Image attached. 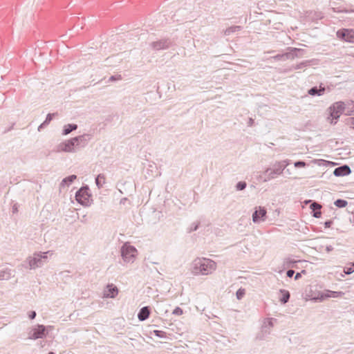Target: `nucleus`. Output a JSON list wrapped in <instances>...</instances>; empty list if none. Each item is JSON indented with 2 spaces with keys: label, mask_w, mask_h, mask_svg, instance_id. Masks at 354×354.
I'll return each mask as SVG.
<instances>
[{
  "label": "nucleus",
  "mask_w": 354,
  "mask_h": 354,
  "mask_svg": "<svg viewBox=\"0 0 354 354\" xmlns=\"http://www.w3.org/2000/svg\"><path fill=\"white\" fill-rule=\"evenodd\" d=\"M279 292L282 295L281 297L279 299L280 302L283 304H286L290 297L289 291L284 289H281Z\"/></svg>",
  "instance_id": "nucleus-25"
},
{
  "label": "nucleus",
  "mask_w": 354,
  "mask_h": 354,
  "mask_svg": "<svg viewBox=\"0 0 354 354\" xmlns=\"http://www.w3.org/2000/svg\"><path fill=\"white\" fill-rule=\"evenodd\" d=\"M334 204L336 207H337L339 208H343V207H345L348 205V202L346 200L339 198V199H337L334 202Z\"/></svg>",
  "instance_id": "nucleus-30"
},
{
  "label": "nucleus",
  "mask_w": 354,
  "mask_h": 354,
  "mask_svg": "<svg viewBox=\"0 0 354 354\" xmlns=\"http://www.w3.org/2000/svg\"><path fill=\"white\" fill-rule=\"evenodd\" d=\"M327 290H325L322 292H318L316 293L313 297L311 298V300L315 301V302H322L324 300L328 299V295L326 294Z\"/></svg>",
  "instance_id": "nucleus-18"
},
{
  "label": "nucleus",
  "mask_w": 354,
  "mask_h": 354,
  "mask_svg": "<svg viewBox=\"0 0 354 354\" xmlns=\"http://www.w3.org/2000/svg\"><path fill=\"white\" fill-rule=\"evenodd\" d=\"M349 265L350 267H346L344 270L346 274H351L354 272V262L350 263Z\"/></svg>",
  "instance_id": "nucleus-33"
},
{
  "label": "nucleus",
  "mask_w": 354,
  "mask_h": 354,
  "mask_svg": "<svg viewBox=\"0 0 354 354\" xmlns=\"http://www.w3.org/2000/svg\"><path fill=\"white\" fill-rule=\"evenodd\" d=\"M294 165L295 167H297V168L298 167H304L306 165V163L304 161L299 160V161H296L294 163Z\"/></svg>",
  "instance_id": "nucleus-39"
},
{
  "label": "nucleus",
  "mask_w": 354,
  "mask_h": 354,
  "mask_svg": "<svg viewBox=\"0 0 354 354\" xmlns=\"http://www.w3.org/2000/svg\"><path fill=\"white\" fill-rule=\"evenodd\" d=\"M351 126L354 129V118H353Z\"/></svg>",
  "instance_id": "nucleus-52"
},
{
  "label": "nucleus",
  "mask_w": 354,
  "mask_h": 354,
  "mask_svg": "<svg viewBox=\"0 0 354 354\" xmlns=\"http://www.w3.org/2000/svg\"><path fill=\"white\" fill-rule=\"evenodd\" d=\"M295 48L296 50H299V51L297 52L298 56L297 57L303 56L304 53V50L301 49V48Z\"/></svg>",
  "instance_id": "nucleus-46"
},
{
  "label": "nucleus",
  "mask_w": 354,
  "mask_h": 354,
  "mask_svg": "<svg viewBox=\"0 0 354 354\" xmlns=\"http://www.w3.org/2000/svg\"><path fill=\"white\" fill-rule=\"evenodd\" d=\"M36 315H37L36 312H35V311H34V310H32V311H30V312L29 313L28 317H29V318H30V319H35V318Z\"/></svg>",
  "instance_id": "nucleus-43"
},
{
  "label": "nucleus",
  "mask_w": 354,
  "mask_h": 354,
  "mask_svg": "<svg viewBox=\"0 0 354 354\" xmlns=\"http://www.w3.org/2000/svg\"><path fill=\"white\" fill-rule=\"evenodd\" d=\"M344 113L346 115H350L354 113V101L348 100L344 102Z\"/></svg>",
  "instance_id": "nucleus-21"
},
{
  "label": "nucleus",
  "mask_w": 354,
  "mask_h": 354,
  "mask_svg": "<svg viewBox=\"0 0 354 354\" xmlns=\"http://www.w3.org/2000/svg\"><path fill=\"white\" fill-rule=\"evenodd\" d=\"M77 129V125L76 124H68L64 125L62 130V135L66 136L72 131H75Z\"/></svg>",
  "instance_id": "nucleus-24"
},
{
  "label": "nucleus",
  "mask_w": 354,
  "mask_h": 354,
  "mask_svg": "<svg viewBox=\"0 0 354 354\" xmlns=\"http://www.w3.org/2000/svg\"><path fill=\"white\" fill-rule=\"evenodd\" d=\"M254 120L252 118H250L248 119V127H252L254 124Z\"/></svg>",
  "instance_id": "nucleus-47"
},
{
  "label": "nucleus",
  "mask_w": 354,
  "mask_h": 354,
  "mask_svg": "<svg viewBox=\"0 0 354 354\" xmlns=\"http://www.w3.org/2000/svg\"><path fill=\"white\" fill-rule=\"evenodd\" d=\"M341 12H344L346 13H348V12H354V10H342Z\"/></svg>",
  "instance_id": "nucleus-51"
},
{
  "label": "nucleus",
  "mask_w": 354,
  "mask_h": 354,
  "mask_svg": "<svg viewBox=\"0 0 354 354\" xmlns=\"http://www.w3.org/2000/svg\"><path fill=\"white\" fill-rule=\"evenodd\" d=\"M294 274H295V271H294L293 270H291V269L288 270L286 272V275H287V277H290V278L292 277H293V275H294Z\"/></svg>",
  "instance_id": "nucleus-42"
},
{
  "label": "nucleus",
  "mask_w": 354,
  "mask_h": 354,
  "mask_svg": "<svg viewBox=\"0 0 354 354\" xmlns=\"http://www.w3.org/2000/svg\"><path fill=\"white\" fill-rule=\"evenodd\" d=\"M278 163H283L282 165H284V169L290 164L289 160H282V161H278Z\"/></svg>",
  "instance_id": "nucleus-45"
},
{
  "label": "nucleus",
  "mask_w": 354,
  "mask_h": 354,
  "mask_svg": "<svg viewBox=\"0 0 354 354\" xmlns=\"http://www.w3.org/2000/svg\"><path fill=\"white\" fill-rule=\"evenodd\" d=\"M121 80V75H112L109 78V81H111V82L115 81V80Z\"/></svg>",
  "instance_id": "nucleus-40"
},
{
  "label": "nucleus",
  "mask_w": 354,
  "mask_h": 354,
  "mask_svg": "<svg viewBox=\"0 0 354 354\" xmlns=\"http://www.w3.org/2000/svg\"><path fill=\"white\" fill-rule=\"evenodd\" d=\"M57 113H48L47 115H46V120L44 121V125H48L49 123L51 122V120H53V116L55 115H56Z\"/></svg>",
  "instance_id": "nucleus-36"
},
{
  "label": "nucleus",
  "mask_w": 354,
  "mask_h": 354,
  "mask_svg": "<svg viewBox=\"0 0 354 354\" xmlns=\"http://www.w3.org/2000/svg\"><path fill=\"white\" fill-rule=\"evenodd\" d=\"M77 147L78 144L75 143V142L73 140V138H71L59 143L56 147V151L74 153L78 149Z\"/></svg>",
  "instance_id": "nucleus-7"
},
{
  "label": "nucleus",
  "mask_w": 354,
  "mask_h": 354,
  "mask_svg": "<svg viewBox=\"0 0 354 354\" xmlns=\"http://www.w3.org/2000/svg\"><path fill=\"white\" fill-rule=\"evenodd\" d=\"M105 183V176L102 174H100L95 178V184L97 187L100 189Z\"/></svg>",
  "instance_id": "nucleus-26"
},
{
  "label": "nucleus",
  "mask_w": 354,
  "mask_h": 354,
  "mask_svg": "<svg viewBox=\"0 0 354 354\" xmlns=\"http://www.w3.org/2000/svg\"><path fill=\"white\" fill-rule=\"evenodd\" d=\"M351 172V170L350 167L346 165H344L342 166L335 168L333 171V174L335 176L339 177V176H347V175L350 174Z\"/></svg>",
  "instance_id": "nucleus-15"
},
{
  "label": "nucleus",
  "mask_w": 354,
  "mask_h": 354,
  "mask_svg": "<svg viewBox=\"0 0 354 354\" xmlns=\"http://www.w3.org/2000/svg\"><path fill=\"white\" fill-rule=\"evenodd\" d=\"M76 178H77L76 175H71V176H68L64 178L60 183V187H68Z\"/></svg>",
  "instance_id": "nucleus-23"
},
{
  "label": "nucleus",
  "mask_w": 354,
  "mask_h": 354,
  "mask_svg": "<svg viewBox=\"0 0 354 354\" xmlns=\"http://www.w3.org/2000/svg\"><path fill=\"white\" fill-rule=\"evenodd\" d=\"M296 263V261L290 258H286L283 261V266L285 268L292 267L293 265Z\"/></svg>",
  "instance_id": "nucleus-32"
},
{
  "label": "nucleus",
  "mask_w": 354,
  "mask_h": 354,
  "mask_svg": "<svg viewBox=\"0 0 354 354\" xmlns=\"http://www.w3.org/2000/svg\"><path fill=\"white\" fill-rule=\"evenodd\" d=\"M216 263L209 259L197 258L192 264V272L194 274H209L216 270Z\"/></svg>",
  "instance_id": "nucleus-1"
},
{
  "label": "nucleus",
  "mask_w": 354,
  "mask_h": 354,
  "mask_svg": "<svg viewBox=\"0 0 354 354\" xmlns=\"http://www.w3.org/2000/svg\"><path fill=\"white\" fill-rule=\"evenodd\" d=\"M91 138L92 136L91 134L84 133L83 135L73 138V140H74L75 143L78 144L77 149H80V148L84 147L88 144V142L91 139Z\"/></svg>",
  "instance_id": "nucleus-13"
},
{
  "label": "nucleus",
  "mask_w": 354,
  "mask_h": 354,
  "mask_svg": "<svg viewBox=\"0 0 354 354\" xmlns=\"http://www.w3.org/2000/svg\"><path fill=\"white\" fill-rule=\"evenodd\" d=\"M48 354H55V353L53 352H49Z\"/></svg>",
  "instance_id": "nucleus-54"
},
{
  "label": "nucleus",
  "mask_w": 354,
  "mask_h": 354,
  "mask_svg": "<svg viewBox=\"0 0 354 354\" xmlns=\"http://www.w3.org/2000/svg\"><path fill=\"white\" fill-rule=\"evenodd\" d=\"M344 102L339 101L335 102L329 107L330 116L332 118L331 123H333V120H337L340 115L344 113Z\"/></svg>",
  "instance_id": "nucleus-8"
},
{
  "label": "nucleus",
  "mask_w": 354,
  "mask_h": 354,
  "mask_svg": "<svg viewBox=\"0 0 354 354\" xmlns=\"http://www.w3.org/2000/svg\"><path fill=\"white\" fill-rule=\"evenodd\" d=\"M136 248L127 243H124L121 248V256L127 263H133L136 259Z\"/></svg>",
  "instance_id": "nucleus-5"
},
{
  "label": "nucleus",
  "mask_w": 354,
  "mask_h": 354,
  "mask_svg": "<svg viewBox=\"0 0 354 354\" xmlns=\"http://www.w3.org/2000/svg\"><path fill=\"white\" fill-rule=\"evenodd\" d=\"M48 252H49L35 253L33 257H30L28 259L29 268L30 269H35L42 266L48 259L47 254Z\"/></svg>",
  "instance_id": "nucleus-6"
},
{
  "label": "nucleus",
  "mask_w": 354,
  "mask_h": 354,
  "mask_svg": "<svg viewBox=\"0 0 354 354\" xmlns=\"http://www.w3.org/2000/svg\"><path fill=\"white\" fill-rule=\"evenodd\" d=\"M301 273H306V270H302L301 272H297L296 273L295 276V280H298L299 278L301 277Z\"/></svg>",
  "instance_id": "nucleus-44"
},
{
  "label": "nucleus",
  "mask_w": 354,
  "mask_h": 354,
  "mask_svg": "<svg viewBox=\"0 0 354 354\" xmlns=\"http://www.w3.org/2000/svg\"><path fill=\"white\" fill-rule=\"evenodd\" d=\"M32 332L30 337V339L43 338L46 335V327L44 325L39 324L36 328H32Z\"/></svg>",
  "instance_id": "nucleus-14"
},
{
  "label": "nucleus",
  "mask_w": 354,
  "mask_h": 354,
  "mask_svg": "<svg viewBox=\"0 0 354 354\" xmlns=\"http://www.w3.org/2000/svg\"><path fill=\"white\" fill-rule=\"evenodd\" d=\"M244 295H245V290L244 289H239L236 291V298L238 299H242V297L244 296Z\"/></svg>",
  "instance_id": "nucleus-37"
},
{
  "label": "nucleus",
  "mask_w": 354,
  "mask_h": 354,
  "mask_svg": "<svg viewBox=\"0 0 354 354\" xmlns=\"http://www.w3.org/2000/svg\"><path fill=\"white\" fill-rule=\"evenodd\" d=\"M200 225V222H194L192 223L190 226L187 228V232L191 233L192 232L196 231Z\"/></svg>",
  "instance_id": "nucleus-31"
},
{
  "label": "nucleus",
  "mask_w": 354,
  "mask_h": 354,
  "mask_svg": "<svg viewBox=\"0 0 354 354\" xmlns=\"http://www.w3.org/2000/svg\"><path fill=\"white\" fill-rule=\"evenodd\" d=\"M337 37L344 41L354 43V30L342 28L337 31Z\"/></svg>",
  "instance_id": "nucleus-9"
},
{
  "label": "nucleus",
  "mask_w": 354,
  "mask_h": 354,
  "mask_svg": "<svg viewBox=\"0 0 354 354\" xmlns=\"http://www.w3.org/2000/svg\"><path fill=\"white\" fill-rule=\"evenodd\" d=\"M17 211H18V209H17V205H14L12 206V212H13V213H15V212H17Z\"/></svg>",
  "instance_id": "nucleus-50"
},
{
  "label": "nucleus",
  "mask_w": 354,
  "mask_h": 354,
  "mask_svg": "<svg viewBox=\"0 0 354 354\" xmlns=\"http://www.w3.org/2000/svg\"><path fill=\"white\" fill-rule=\"evenodd\" d=\"M266 209L263 207H258L255 208L254 212L252 214V221L254 223H259L261 221H264L266 218Z\"/></svg>",
  "instance_id": "nucleus-11"
},
{
  "label": "nucleus",
  "mask_w": 354,
  "mask_h": 354,
  "mask_svg": "<svg viewBox=\"0 0 354 354\" xmlns=\"http://www.w3.org/2000/svg\"><path fill=\"white\" fill-rule=\"evenodd\" d=\"M325 90V87L320 86L319 88H317V86H313L308 91V93L313 96H321L324 93Z\"/></svg>",
  "instance_id": "nucleus-20"
},
{
  "label": "nucleus",
  "mask_w": 354,
  "mask_h": 354,
  "mask_svg": "<svg viewBox=\"0 0 354 354\" xmlns=\"http://www.w3.org/2000/svg\"><path fill=\"white\" fill-rule=\"evenodd\" d=\"M312 62H313V60H305V61H303V62H300L299 64H297L294 67V68L295 70L302 69L304 67H307V66H310Z\"/></svg>",
  "instance_id": "nucleus-29"
},
{
  "label": "nucleus",
  "mask_w": 354,
  "mask_h": 354,
  "mask_svg": "<svg viewBox=\"0 0 354 354\" xmlns=\"http://www.w3.org/2000/svg\"><path fill=\"white\" fill-rule=\"evenodd\" d=\"M283 163H278L276 162L272 165V168H267L263 176H260L263 182H268L274 179L277 176L281 175L284 170V165Z\"/></svg>",
  "instance_id": "nucleus-2"
},
{
  "label": "nucleus",
  "mask_w": 354,
  "mask_h": 354,
  "mask_svg": "<svg viewBox=\"0 0 354 354\" xmlns=\"http://www.w3.org/2000/svg\"><path fill=\"white\" fill-rule=\"evenodd\" d=\"M333 222L332 220H328L324 222V227L326 228H329L333 225Z\"/></svg>",
  "instance_id": "nucleus-41"
},
{
  "label": "nucleus",
  "mask_w": 354,
  "mask_h": 354,
  "mask_svg": "<svg viewBox=\"0 0 354 354\" xmlns=\"http://www.w3.org/2000/svg\"><path fill=\"white\" fill-rule=\"evenodd\" d=\"M76 201L83 206L88 207L91 205L93 199L91 194L89 193V188L88 185L82 187L75 193Z\"/></svg>",
  "instance_id": "nucleus-3"
},
{
  "label": "nucleus",
  "mask_w": 354,
  "mask_h": 354,
  "mask_svg": "<svg viewBox=\"0 0 354 354\" xmlns=\"http://www.w3.org/2000/svg\"><path fill=\"white\" fill-rule=\"evenodd\" d=\"M310 208L312 209V215L315 218H320L322 215L321 208L322 205L317 202L313 201L310 205Z\"/></svg>",
  "instance_id": "nucleus-16"
},
{
  "label": "nucleus",
  "mask_w": 354,
  "mask_h": 354,
  "mask_svg": "<svg viewBox=\"0 0 354 354\" xmlns=\"http://www.w3.org/2000/svg\"><path fill=\"white\" fill-rule=\"evenodd\" d=\"M172 44L169 39L164 38L150 44L152 50L158 51L169 48Z\"/></svg>",
  "instance_id": "nucleus-10"
},
{
  "label": "nucleus",
  "mask_w": 354,
  "mask_h": 354,
  "mask_svg": "<svg viewBox=\"0 0 354 354\" xmlns=\"http://www.w3.org/2000/svg\"><path fill=\"white\" fill-rule=\"evenodd\" d=\"M47 125H44V122H43L39 127H38V131H40L42 129L46 127Z\"/></svg>",
  "instance_id": "nucleus-49"
},
{
  "label": "nucleus",
  "mask_w": 354,
  "mask_h": 354,
  "mask_svg": "<svg viewBox=\"0 0 354 354\" xmlns=\"http://www.w3.org/2000/svg\"><path fill=\"white\" fill-rule=\"evenodd\" d=\"M12 270L8 268L0 269V280H8L11 278Z\"/></svg>",
  "instance_id": "nucleus-22"
},
{
  "label": "nucleus",
  "mask_w": 354,
  "mask_h": 354,
  "mask_svg": "<svg viewBox=\"0 0 354 354\" xmlns=\"http://www.w3.org/2000/svg\"><path fill=\"white\" fill-rule=\"evenodd\" d=\"M326 250L327 252H330L333 250V247L332 245H327L326 247Z\"/></svg>",
  "instance_id": "nucleus-48"
},
{
  "label": "nucleus",
  "mask_w": 354,
  "mask_h": 354,
  "mask_svg": "<svg viewBox=\"0 0 354 354\" xmlns=\"http://www.w3.org/2000/svg\"><path fill=\"white\" fill-rule=\"evenodd\" d=\"M183 310L180 307H176L172 312V314L174 315L180 316L183 315Z\"/></svg>",
  "instance_id": "nucleus-38"
},
{
  "label": "nucleus",
  "mask_w": 354,
  "mask_h": 354,
  "mask_svg": "<svg viewBox=\"0 0 354 354\" xmlns=\"http://www.w3.org/2000/svg\"><path fill=\"white\" fill-rule=\"evenodd\" d=\"M118 293V289L113 284L108 285L104 292V296L109 298H114Z\"/></svg>",
  "instance_id": "nucleus-17"
},
{
  "label": "nucleus",
  "mask_w": 354,
  "mask_h": 354,
  "mask_svg": "<svg viewBox=\"0 0 354 354\" xmlns=\"http://www.w3.org/2000/svg\"><path fill=\"white\" fill-rule=\"evenodd\" d=\"M247 184L245 181H239L236 185V189L237 191H242L245 189Z\"/></svg>",
  "instance_id": "nucleus-34"
},
{
  "label": "nucleus",
  "mask_w": 354,
  "mask_h": 354,
  "mask_svg": "<svg viewBox=\"0 0 354 354\" xmlns=\"http://www.w3.org/2000/svg\"><path fill=\"white\" fill-rule=\"evenodd\" d=\"M273 321H276V319L268 318L263 321L260 331L256 335L257 340H264L270 335L272 328L274 326Z\"/></svg>",
  "instance_id": "nucleus-4"
},
{
  "label": "nucleus",
  "mask_w": 354,
  "mask_h": 354,
  "mask_svg": "<svg viewBox=\"0 0 354 354\" xmlns=\"http://www.w3.org/2000/svg\"><path fill=\"white\" fill-rule=\"evenodd\" d=\"M326 294L328 295V298H338L342 297L344 295V292L342 291H332L327 290Z\"/></svg>",
  "instance_id": "nucleus-27"
},
{
  "label": "nucleus",
  "mask_w": 354,
  "mask_h": 354,
  "mask_svg": "<svg viewBox=\"0 0 354 354\" xmlns=\"http://www.w3.org/2000/svg\"><path fill=\"white\" fill-rule=\"evenodd\" d=\"M241 30V26H232L227 28L225 30L224 34L225 35H230L232 33L235 32L236 31H239Z\"/></svg>",
  "instance_id": "nucleus-28"
},
{
  "label": "nucleus",
  "mask_w": 354,
  "mask_h": 354,
  "mask_svg": "<svg viewBox=\"0 0 354 354\" xmlns=\"http://www.w3.org/2000/svg\"><path fill=\"white\" fill-rule=\"evenodd\" d=\"M299 50H296L295 48H290V50L283 54H278L274 56L272 58L275 60H286L288 59H294L297 57V52Z\"/></svg>",
  "instance_id": "nucleus-12"
},
{
  "label": "nucleus",
  "mask_w": 354,
  "mask_h": 354,
  "mask_svg": "<svg viewBox=\"0 0 354 354\" xmlns=\"http://www.w3.org/2000/svg\"><path fill=\"white\" fill-rule=\"evenodd\" d=\"M149 315L150 308L149 306H145L140 310L138 314V318L140 321H145L149 317Z\"/></svg>",
  "instance_id": "nucleus-19"
},
{
  "label": "nucleus",
  "mask_w": 354,
  "mask_h": 354,
  "mask_svg": "<svg viewBox=\"0 0 354 354\" xmlns=\"http://www.w3.org/2000/svg\"><path fill=\"white\" fill-rule=\"evenodd\" d=\"M153 334L160 338H165L166 337V333L162 330H153Z\"/></svg>",
  "instance_id": "nucleus-35"
},
{
  "label": "nucleus",
  "mask_w": 354,
  "mask_h": 354,
  "mask_svg": "<svg viewBox=\"0 0 354 354\" xmlns=\"http://www.w3.org/2000/svg\"><path fill=\"white\" fill-rule=\"evenodd\" d=\"M312 203V201H311L310 200H309V201H305V203H306V204H307V203Z\"/></svg>",
  "instance_id": "nucleus-53"
}]
</instances>
